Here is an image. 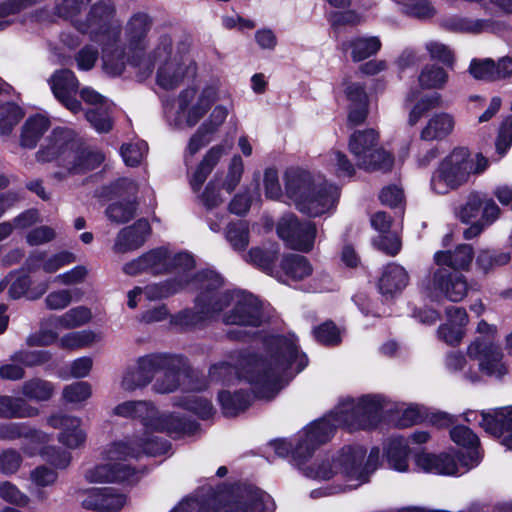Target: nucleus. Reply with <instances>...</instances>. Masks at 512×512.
Masks as SVG:
<instances>
[{
	"label": "nucleus",
	"mask_w": 512,
	"mask_h": 512,
	"mask_svg": "<svg viewBox=\"0 0 512 512\" xmlns=\"http://www.w3.org/2000/svg\"><path fill=\"white\" fill-rule=\"evenodd\" d=\"M454 127L455 118L452 114L435 113L428 119L420 137L424 141L442 140L453 132Z\"/></svg>",
	"instance_id": "nucleus-33"
},
{
	"label": "nucleus",
	"mask_w": 512,
	"mask_h": 512,
	"mask_svg": "<svg viewBox=\"0 0 512 512\" xmlns=\"http://www.w3.org/2000/svg\"><path fill=\"white\" fill-rule=\"evenodd\" d=\"M82 296L79 289H59L50 292L45 298V305L50 310H63L73 300L78 301Z\"/></svg>",
	"instance_id": "nucleus-53"
},
{
	"label": "nucleus",
	"mask_w": 512,
	"mask_h": 512,
	"mask_svg": "<svg viewBox=\"0 0 512 512\" xmlns=\"http://www.w3.org/2000/svg\"><path fill=\"white\" fill-rule=\"evenodd\" d=\"M195 268V260L189 253H178L173 257L164 248L153 249L137 259L124 265L123 271L131 276L143 272L162 274L171 272L175 275L191 274Z\"/></svg>",
	"instance_id": "nucleus-13"
},
{
	"label": "nucleus",
	"mask_w": 512,
	"mask_h": 512,
	"mask_svg": "<svg viewBox=\"0 0 512 512\" xmlns=\"http://www.w3.org/2000/svg\"><path fill=\"white\" fill-rule=\"evenodd\" d=\"M510 260L511 255L508 252L483 250L479 253L476 263L484 272H488L494 268L508 264Z\"/></svg>",
	"instance_id": "nucleus-55"
},
{
	"label": "nucleus",
	"mask_w": 512,
	"mask_h": 512,
	"mask_svg": "<svg viewBox=\"0 0 512 512\" xmlns=\"http://www.w3.org/2000/svg\"><path fill=\"white\" fill-rule=\"evenodd\" d=\"M218 402L225 416L233 417L243 412L251 403V396L243 390H221L218 393Z\"/></svg>",
	"instance_id": "nucleus-37"
},
{
	"label": "nucleus",
	"mask_w": 512,
	"mask_h": 512,
	"mask_svg": "<svg viewBox=\"0 0 512 512\" xmlns=\"http://www.w3.org/2000/svg\"><path fill=\"white\" fill-rule=\"evenodd\" d=\"M51 89L55 97L71 112L78 113L81 103L75 98L79 82L71 70L63 69L55 72L50 79Z\"/></svg>",
	"instance_id": "nucleus-26"
},
{
	"label": "nucleus",
	"mask_w": 512,
	"mask_h": 512,
	"mask_svg": "<svg viewBox=\"0 0 512 512\" xmlns=\"http://www.w3.org/2000/svg\"><path fill=\"white\" fill-rule=\"evenodd\" d=\"M229 114V108L224 105H216L208 118L198 127L204 134L213 139V135L219 130Z\"/></svg>",
	"instance_id": "nucleus-58"
},
{
	"label": "nucleus",
	"mask_w": 512,
	"mask_h": 512,
	"mask_svg": "<svg viewBox=\"0 0 512 512\" xmlns=\"http://www.w3.org/2000/svg\"><path fill=\"white\" fill-rule=\"evenodd\" d=\"M202 204L208 210L206 216L209 227L212 231L218 232L221 228L224 216L213 215L212 210L219 206L224 198L220 194L219 187L215 181H210L200 196Z\"/></svg>",
	"instance_id": "nucleus-39"
},
{
	"label": "nucleus",
	"mask_w": 512,
	"mask_h": 512,
	"mask_svg": "<svg viewBox=\"0 0 512 512\" xmlns=\"http://www.w3.org/2000/svg\"><path fill=\"white\" fill-rule=\"evenodd\" d=\"M37 408L29 405L24 399L11 396H0L1 418H29L38 415Z\"/></svg>",
	"instance_id": "nucleus-41"
},
{
	"label": "nucleus",
	"mask_w": 512,
	"mask_h": 512,
	"mask_svg": "<svg viewBox=\"0 0 512 512\" xmlns=\"http://www.w3.org/2000/svg\"><path fill=\"white\" fill-rule=\"evenodd\" d=\"M19 438H37L39 440H48L49 435L31 429L24 423H5L0 425V439L4 441H13Z\"/></svg>",
	"instance_id": "nucleus-47"
},
{
	"label": "nucleus",
	"mask_w": 512,
	"mask_h": 512,
	"mask_svg": "<svg viewBox=\"0 0 512 512\" xmlns=\"http://www.w3.org/2000/svg\"><path fill=\"white\" fill-rule=\"evenodd\" d=\"M450 436L454 443L467 449V456L462 455L459 459V468H463L460 473H465L477 466L481 460L477 435L470 428L459 425L450 430Z\"/></svg>",
	"instance_id": "nucleus-28"
},
{
	"label": "nucleus",
	"mask_w": 512,
	"mask_h": 512,
	"mask_svg": "<svg viewBox=\"0 0 512 512\" xmlns=\"http://www.w3.org/2000/svg\"><path fill=\"white\" fill-rule=\"evenodd\" d=\"M76 141L73 131L56 128L41 144L35 153L39 163L58 161L66 168V174H82L95 169L104 161V155L98 151L74 152Z\"/></svg>",
	"instance_id": "nucleus-7"
},
{
	"label": "nucleus",
	"mask_w": 512,
	"mask_h": 512,
	"mask_svg": "<svg viewBox=\"0 0 512 512\" xmlns=\"http://www.w3.org/2000/svg\"><path fill=\"white\" fill-rule=\"evenodd\" d=\"M191 283L196 284L197 289L200 290V294L198 295L196 299V305L194 310H184L177 314L173 322L176 325L182 326V327H192L196 326L202 321L206 319L214 318L216 315H208L206 314L204 310V303H200L201 298H203L205 295L213 294L215 289H218L222 286V279L221 277L214 273V272H205L197 274L192 280Z\"/></svg>",
	"instance_id": "nucleus-21"
},
{
	"label": "nucleus",
	"mask_w": 512,
	"mask_h": 512,
	"mask_svg": "<svg viewBox=\"0 0 512 512\" xmlns=\"http://www.w3.org/2000/svg\"><path fill=\"white\" fill-rule=\"evenodd\" d=\"M471 175V161L466 148H456L446 156L432 173L431 190L445 195L465 184Z\"/></svg>",
	"instance_id": "nucleus-14"
},
{
	"label": "nucleus",
	"mask_w": 512,
	"mask_h": 512,
	"mask_svg": "<svg viewBox=\"0 0 512 512\" xmlns=\"http://www.w3.org/2000/svg\"><path fill=\"white\" fill-rule=\"evenodd\" d=\"M476 333L479 335L467 347L469 358L478 361L479 369L487 375L501 377L506 374L503 351L495 342L497 326L481 320Z\"/></svg>",
	"instance_id": "nucleus-11"
},
{
	"label": "nucleus",
	"mask_w": 512,
	"mask_h": 512,
	"mask_svg": "<svg viewBox=\"0 0 512 512\" xmlns=\"http://www.w3.org/2000/svg\"><path fill=\"white\" fill-rule=\"evenodd\" d=\"M422 288L426 296L434 301L447 299L451 302H460L468 293L465 277L457 272H451L446 267L431 269L422 283Z\"/></svg>",
	"instance_id": "nucleus-16"
},
{
	"label": "nucleus",
	"mask_w": 512,
	"mask_h": 512,
	"mask_svg": "<svg viewBox=\"0 0 512 512\" xmlns=\"http://www.w3.org/2000/svg\"><path fill=\"white\" fill-rule=\"evenodd\" d=\"M112 106L111 104L108 107L100 109L91 108L86 112V119L97 132H108L112 128V120L110 117Z\"/></svg>",
	"instance_id": "nucleus-60"
},
{
	"label": "nucleus",
	"mask_w": 512,
	"mask_h": 512,
	"mask_svg": "<svg viewBox=\"0 0 512 512\" xmlns=\"http://www.w3.org/2000/svg\"><path fill=\"white\" fill-rule=\"evenodd\" d=\"M473 259V250L470 245H459L454 251H439L435 253L434 260L438 267L446 265L455 270L464 269L470 265Z\"/></svg>",
	"instance_id": "nucleus-38"
},
{
	"label": "nucleus",
	"mask_w": 512,
	"mask_h": 512,
	"mask_svg": "<svg viewBox=\"0 0 512 512\" xmlns=\"http://www.w3.org/2000/svg\"><path fill=\"white\" fill-rule=\"evenodd\" d=\"M209 512H272V501L268 494L253 487L221 490L205 498Z\"/></svg>",
	"instance_id": "nucleus-12"
},
{
	"label": "nucleus",
	"mask_w": 512,
	"mask_h": 512,
	"mask_svg": "<svg viewBox=\"0 0 512 512\" xmlns=\"http://www.w3.org/2000/svg\"><path fill=\"white\" fill-rule=\"evenodd\" d=\"M138 367L148 378L149 384L154 379L156 373L163 369H177L181 367V356L169 353H150L137 359Z\"/></svg>",
	"instance_id": "nucleus-30"
},
{
	"label": "nucleus",
	"mask_w": 512,
	"mask_h": 512,
	"mask_svg": "<svg viewBox=\"0 0 512 512\" xmlns=\"http://www.w3.org/2000/svg\"><path fill=\"white\" fill-rule=\"evenodd\" d=\"M111 444L104 451L105 464L95 465L85 472V479L90 483L117 482L129 479L134 470L126 464L129 459L110 460L107 452Z\"/></svg>",
	"instance_id": "nucleus-25"
},
{
	"label": "nucleus",
	"mask_w": 512,
	"mask_h": 512,
	"mask_svg": "<svg viewBox=\"0 0 512 512\" xmlns=\"http://www.w3.org/2000/svg\"><path fill=\"white\" fill-rule=\"evenodd\" d=\"M384 407V400L377 395L341 401L329 414L298 433L296 457L310 459L319 446L330 441L338 427L358 430L376 426Z\"/></svg>",
	"instance_id": "nucleus-2"
},
{
	"label": "nucleus",
	"mask_w": 512,
	"mask_h": 512,
	"mask_svg": "<svg viewBox=\"0 0 512 512\" xmlns=\"http://www.w3.org/2000/svg\"><path fill=\"white\" fill-rule=\"evenodd\" d=\"M442 105V96L438 93L426 95L420 98L411 108L408 117L410 126L416 125L419 120L429 111L439 108Z\"/></svg>",
	"instance_id": "nucleus-52"
},
{
	"label": "nucleus",
	"mask_w": 512,
	"mask_h": 512,
	"mask_svg": "<svg viewBox=\"0 0 512 512\" xmlns=\"http://www.w3.org/2000/svg\"><path fill=\"white\" fill-rule=\"evenodd\" d=\"M136 203L128 200L126 203H113L106 210L107 217L115 223L128 222L134 217Z\"/></svg>",
	"instance_id": "nucleus-62"
},
{
	"label": "nucleus",
	"mask_w": 512,
	"mask_h": 512,
	"mask_svg": "<svg viewBox=\"0 0 512 512\" xmlns=\"http://www.w3.org/2000/svg\"><path fill=\"white\" fill-rule=\"evenodd\" d=\"M92 395V387L88 382L79 381L69 384L62 391L63 399L71 404L86 401Z\"/></svg>",
	"instance_id": "nucleus-59"
},
{
	"label": "nucleus",
	"mask_w": 512,
	"mask_h": 512,
	"mask_svg": "<svg viewBox=\"0 0 512 512\" xmlns=\"http://www.w3.org/2000/svg\"><path fill=\"white\" fill-rule=\"evenodd\" d=\"M226 240L236 251H243L249 244V227L244 221L230 223L225 233Z\"/></svg>",
	"instance_id": "nucleus-54"
},
{
	"label": "nucleus",
	"mask_w": 512,
	"mask_h": 512,
	"mask_svg": "<svg viewBox=\"0 0 512 512\" xmlns=\"http://www.w3.org/2000/svg\"><path fill=\"white\" fill-rule=\"evenodd\" d=\"M101 340V334L92 330H81L65 334L58 345L63 349L76 350L89 347Z\"/></svg>",
	"instance_id": "nucleus-46"
},
{
	"label": "nucleus",
	"mask_w": 512,
	"mask_h": 512,
	"mask_svg": "<svg viewBox=\"0 0 512 512\" xmlns=\"http://www.w3.org/2000/svg\"><path fill=\"white\" fill-rule=\"evenodd\" d=\"M492 65V58H473L470 61L468 72L475 80L492 83Z\"/></svg>",
	"instance_id": "nucleus-63"
},
{
	"label": "nucleus",
	"mask_w": 512,
	"mask_h": 512,
	"mask_svg": "<svg viewBox=\"0 0 512 512\" xmlns=\"http://www.w3.org/2000/svg\"><path fill=\"white\" fill-rule=\"evenodd\" d=\"M148 150L147 143L138 141L132 144H125L121 147V156L128 166H137L143 160Z\"/></svg>",
	"instance_id": "nucleus-64"
},
{
	"label": "nucleus",
	"mask_w": 512,
	"mask_h": 512,
	"mask_svg": "<svg viewBox=\"0 0 512 512\" xmlns=\"http://www.w3.org/2000/svg\"><path fill=\"white\" fill-rule=\"evenodd\" d=\"M152 21L147 14H134L126 23L124 28V47L120 45V40L114 44L125 55V65L127 63L139 66L145 54L148 45V33L151 29Z\"/></svg>",
	"instance_id": "nucleus-18"
},
{
	"label": "nucleus",
	"mask_w": 512,
	"mask_h": 512,
	"mask_svg": "<svg viewBox=\"0 0 512 512\" xmlns=\"http://www.w3.org/2000/svg\"><path fill=\"white\" fill-rule=\"evenodd\" d=\"M47 423L52 428L60 430L57 439L65 447L78 449L85 444L87 433L82 428V420L79 417L59 413L49 416Z\"/></svg>",
	"instance_id": "nucleus-22"
},
{
	"label": "nucleus",
	"mask_w": 512,
	"mask_h": 512,
	"mask_svg": "<svg viewBox=\"0 0 512 512\" xmlns=\"http://www.w3.org/2000/svg\"><path fill=\"white\" fill-rule=\"evenodd\" d=\"M270 446L274 450L275 454H277L278 456H290L293 464L297 466L301 472L303 468L314 467V463L312 465H306V462L309 460V457H303L299 459L296 457V449L298 448V435L293 440H274L270 443Z\"/></svg>",
	"instance_id": "nucleus-50"
},
{
	"label": "nucleus",
	"mask_w": 512,
	"mask_h": 512,
	"mask_svg": "<svg viewBox=\"0 0 512 512\" xmlns=\"http://www.w3.org/2000/svg\"><path fill=\"white\" fill-rule=\"evenodd\" d=\"M483 205V197L479 193H470L462 205L456 210L457 218L463 223H469L475 219Z\"/></svg>",
	"instance_id": "nucleus-57"
},
{
	"label": "nucleus",
	"mask_w": 512,
	"mask_h": 512,
	"mask_svg": "<svg viewBox=\"0 0 512 512\" xmlns=\"http://www.w3.org/2000/svg\"><path fill=\"white\" fill-rule=\"evenodd\" d=\"M157 66L156 84L166 91L180 87L197 75L198 65L192 52L191 39L187 35L162 32L148 54Z\"/></svg>",
	"instance_id": "nucleus-4"
},
{
	"label": "nucleus",
	"mask_w": 512,
	"mask_h": 512,
	"mask_svg": "<svg viewBox=\"0 0 512 512\" xmlns=\"http://www.w3.org/2000/svg\"><path fill=\"white\" fill-rule=\"evenodd\" d=\"M341 333L332 321H326L313 330L316 340L327 346L338 345L341 342Z\"/></svg>",
	"instance_id": "nucleus-61"
},
{
	"label": "nucleus",
	"mask_w": 512,
	"mask_h": 512,
	"mask_svg": "<svg viewBox=\"0 0 512 512\" xmlns=\"http://www.w3.org/2000/svg\"><path fill=\"white\" fill-rule=\"evenodd\" d=\"M409 452L408 441L405 438L391 439L386 450L389 467L398 472L408 471Z\"/></svg>",
	"instance_id": "nucleus-40"
},
{
	"label": "nucleus",
	"mask_w": 512,
	"mask_h": 512,
	"mask_svg": "<svg viewBox=\"0 0 512 512\" xmlns=\"http://www.w3.org/2000/svg\"><path fill=\"white\" fill-rule=\"evenodd\" d=\"M448 73L440 66L427 64L421 70L418 81L424 89H442L448 82Z\"/></svg>",
	"instance_id": "nucleus-48"
},
{
	"label": "nucleus",
	"mask_w": 512,
	"mask_h": 512,
	"mask_svg": "<svg viewBox=\"0 0 512 512\" xmlns=\"http://www.w3.org/2000/svg\"><path fill=\"white\" fill-rule=\"evenodd\" d=\"M149 233L150 225L148 221L140 219L118 233L113 249L116 253L136 250L144 244Z\"/></svg>",
	"instance_id": "nucleus-29"
},
{
	"label": "nucleus",
	"mask_w": 512,
	"mask_h": 512,
	"mask_svg": "<svg viewBox=\"0 0 512 512\" xmlns=\"http://www.w3.org/2000/svg\"><path fill=\"white\" fill-rule=\"evenodd\" d=\"M228 359L210 367L209 380L230 385L244 378L251 384L257 397L267 400L272 399L308 364V358L299 350L294 334L267 339L263 358L237 351L230 354Z\"/></svg>",
	"instance_id": "nucleus-1"
},
{
	"label": "nucleus",
	"mask_w": 512,
	"mask_h": 512,
	"mask_svg": "<svg viewBox=\"0 0 512 512\" xmlns=\"http://www.w3.org/2000/svg\"><path fill=\"white\" fill-rule=\"evenodd\" d=\"M415 464L420 470L427 473L440 475L461 474L455 459L448 454L433 455L420 453L415 457Z\"/></svg>",
	"instance_id": "nucleus-31"
},
{
	"label": "nucleus",
	"mask_w": 512,
	"mask_h": 512,
	"mask_svg": "<svg viewBox=\"0 0 512 512\" xmlns=\"http://www.w3.org/2000/svg\"><path fill=\"white\" fill-rule=\"evenodd\" d=\"M23 110L14 103H6L0 106V135L9 136L14 127L23 118Z\"/></svg>",
	"instance_id": "nucleus-51"
},
{
	"label": "nucleus",
	"mask_w": 512,
	"mask_h": 512,
	"mask_svg": "<svg viewBox=\"0 0 512 512\" xmlns=\"http://www.w3.org/2000/svg\"><path fill=\"white\" fill-rule=\"evenodd\" d=\"M51 354L44 350H20L10 356L12 362H19L25 367H36L50 361Z\"/></svg>",
	"instance_id": "nucleus-56"
},
{
	"label": "nucleus",
	"mask_w": 512,
	"mask_h": 512,
	"mask_svg": "<svg viewBox=\"0 0 512 512\" xmlns=\"http://www.w3.org/2000/svg\"><path fill=\"white\" fill-rule=\"evenodd\" d=\"M381 46V41L377 36L356 37L343 44L345 49L351 50V57L355 62L375 55Z\"/></svg>",
	"instance_id": "nucleus-43"
},
{
	"label": "nucleus",
	"mask_w": 512,
	"mask_h": 512,
	"mask_svg": "<svg viewBox=\"0 0 512 512\" xmlns=\"http://www.w3.org/2000/svg\"><path fill=\"white\" fill-rule=\"evenodd\" d=\"M113 414L121 417H135L141 420L146 429L167 431L172 436L193 434L198 426L178 413H160L146 401H125L113 409Z\"/></svg>",
	"instance_id": "nucleus-9"
},
{
	"label": "nucleus",
	"mask_w": 512,
	"mask_h": 512,
	"mask_svg": "<svg viewBox=\"0 0 512 512\" xmlns=\"http://www.w3.org/2000/svg\"><path fill=\"white\" fill-rule=\"evenodd\" d=\"M155 430L146 429L141 434H135L124 440L111 443L107 452L110 460L133 459L141 455L159 456L169 451L170 445L167 441L151 435ZM168 433L167 431H165Z\"/></svg>",
	"instance_id": "nucleus-17"
},
{
	"label": "nucleus",
	"mask_w": 512,
	"mask_h": 512,
	"mask_svg": "<svg viewBox=\"0 0 512 512\" xmlns=\"http://www.w3.org/2000/svg\"><path fill=\"white\" fill-rule=\"evenodd\" d=\"M407 271L396 263L388 264L379 279L378 288L382 295L393 296L400 293L408 284Z\"/></svg>",
	"instance_id": "nucleus-32"
},
{
	"label": "nucleus",
	"mask_w": 512,
	"mask_h": 512,
	"mask_svg": "<svg viewBox=\"0 0 512 512\" xmlns=\"http://www.w3.org/2000/svg\"><path fill=\"white\" fill-rule=\"evenodd\" d=\"M284 188L286 197L296 209L310 217L332 212L340 195L335 185L321 182L308 171L296 168L285 171Z\"/></svg>",
	"instance_id": "nucleus-6"
},
{
	"label": "nucleus",
	"mask_w": 512,
	"mask_h": 512,
	"mask_svg": "<svg viewBox=\"0 0 512 512\" xmlns=\"http://www.w3.org/2000/svg\"><path fill=\"white\" fill-rule=\"evenodd\" d=\"M92 0H54V15L74 23L82 11L91 3Z\"/></svg>",
	"instance_id": "nucleus-49"
},
{
	"label": "nucleus",
	"mask_w": 512,
	"mask_h": 512,
	"mask_svg": "<svg viewBox=\"0 0 512 512\" xmlns=\"http://www.w3.org/2000/svg\"><path fill=\"white\" fill-rule=\"evenodd\" d=\"M380 460V450L374 447L367 456L361 445H346L314 463V467L302 469V474L318 481L333 480L344 486V491L353 490L367 483L376 471Z\"/></svg>",
	"instance_id": "nucleus-3"
},
{
	"label": "nucleus",
	"mask_w": 512,
	"mask_h": 512,
	"mask_svg": "<svg viewBox=\"0 0 512 512\" xmlns=\"http://www.w3.org/2000/svg\"><path fill=\"white\" fill-rule=\"evenodd\" d=\"M163 375L156 379L153 389L157 393H171L178 389L185 378L189 377V367L186 360L181 357V367L177 369H163Z\"/></svg>",
	"instance_id": "nucleus-36"
},
{
	"label": "nucleus",
	"mask_w": 512,
	"mask_h": 512,
	"mask_svg": "<svg viewBox=\"0 0 512 512\" xmlns=\"http://www.w3.org/2000/svg\"><path fill=\"white\" fill-rule=\"evenodd\" d=\"M377 144L378 133L374 129L356 131L350 136L348 147L359 168L373 171L392 167V156Z\"/></svg>",
	"instance_id": "nucleus-15"
},
{
	"label": "nucleus",
	"mask_w": 512,
	"mask_h": 512,
	"mask_svg": "<svg viewBox=\"0 0 512 512\" xmlns=\"http://www.w3.org/2000/svg\"><path fill=\"white\" fill-rule=\"evenodd\" d=\"M317 228L311 221H300L294 214H286L277 224V234L286 245L301 252H309L314 246Z\"/></svg>",
	"instance_id": "nucleus-20"
},
{
	"label": "nucleus",
	"mask_w": 512,
	"mask_h": 512,
	"mask_svg": "<svg viewBox=\"0 0 512 512\" xmlns=\"http://www.w3.org/2000/svg\"><path fill=\"white\" fill-rule=\"evenodd\" d=\"M72 26L101 46L105 73L118 76L124 71L125 55L118 48H114V44L120 39L121 25L116 19L115 8L110 2L94 3L84 17L80 15L75 19Z\"/></svg>",
	"instance_id": "nucleus-5"
},
{
	"label": "nucleus",
	"mask_w": 512,
	"mask_h": 512,
	"mask_svg": "<svg viewBox=\"0 0 512 512\" xmlns=\"http://www.w3.org/2000/svg\"><path fill=\"white\" fill-rule=\"evenodd\" d=\"M92 318L90 309L77 306L61 315H53L41 322V329L37 336L28 339L29 345L48 346L55 343L58 333L49 328L71 330L87 324Z\"/></svg>",
	"instance_id": "nucleus-19"
},
{
	"label": "nucleus",
	"mask_w": 512,
	"mask_h": 512,
	"mask_svg": "<svg viewBox=\"0 0 512 512\" xmlns=\"http://www.w3.org/2000/svg\"><path fill=\"white\" fill-rule=\"evenodd\" d=\"M55 391L54 384L39 377L25 381L21 386V394L29 400L47 401Z\"/></svg>",
	"instance_id": "nucleus-45"
},
{
	"label": "nucleus",
	"mask_w": 512,
	"mask_h": 512,
	"mask_svg": "<svg viewBox=\"0 0 512 512\" xmlns=\"http://www.w3.org/2000/svg\"><path fill=\"white\" fill-rule=\"evenodd\" d=\"M50 125V120L43 115H34L27 118L21 128L20 146L34 149Z\"/></svg>",
	"instance_id": "nucleus-34"
},
{
	"label": "nucleus",
	"mask_w": 512,
	"mask_h": 512,
	"mask_svg": "<svg viewBox=\"0 0 512 512\" xmlns=\"http://www.w3.org/2000/svg\"><path fill=\"white\" fill-rule=\"evenodd\" d=\"M480 417V426L512 450V406L482 411Z\"/></svg>",
	"instance_id": "nucleus-23"
},
{
	"label": "nucleus",
	"mask_w": 512,
	"mask_h": 512,
	"mask_svg": "<svg viewBox=\"0 0 512 512\" xmlns=\"http://www.w3.org/2000/svg\"><path fill=\"white\" fill-rule=\"evenodd\" d=\"M127 503V495L112 487L90 489L82 500L85 509L96 512H119Z\"/></svg>",
	"instance_id": "nucleus-24"
},
{
	"label": "nucleus",
	"mask_w": 512,
	"mask_h": 512,
	"mask_svg": "<svg viewBox=\"0 0 512 512\" xmlns=\"http://www.w3.org/2000/svg\"><path fill=\"white\" fill-rule=\"evenodd\" d=\"M219 97L220 86L217 81L184 88L177 96L176 116L171 120V124L179 128L196 126Z\"/></svg>",
	"instance_id": "nucleus-10"
},
{
	"label": "nucleus",
	"mask_w": 512,
	"mask_h": 512,
	"mask_svg": "<svg viewBox=\"0 0 512 512\" xmlns=\"http://www.w3.org/2000/svg\"><path fill=\"white\" fill-rule=\"evenodd\" d=\"M204 312L208 315H218L232 305L230 312L223 315V322L228 325L259 326L263 321L261 304L252 294L241 291H220L215 289L213 294L201 298Z\"/></svg>",
	"instance_id": "nucleus-8"
},
{
	"label": "nucleus",
	"mask_w": 512,
	"mask_h": 512,
	"mask_svg": "<svg viewBox=\"0 0 512 512\" xmlns=\"http://www.w3.org/2000/svg\"><path fill=\"white\" fill-rule=\"evenodd\" d=\"M2 282L4 283V287L7 284L9 285L8 295L15 300L24 296L30 300H36L43 296L49 288L48 281H42L32 287L31 278L20 270L10 272L5 278V281Z\"/></svg>",
	"instance_id": "nucleus-27"
},
{
	"label": "nucleus",
	"mask_w": 512,
	"mask_h": 512,
	"mask_svg": "<svg viewBox=\"0 0 512 512\" xmlns=\"http://www.w3.org/2000/svg\"><path fill=\"white\" fill-rule=\"evenodd\" d=\"M76 258L73 253L62 251L45 259L44 252L32 253L27 259V265L32 270L36 263L42 262V269L46 273H55L65 265L75 262Z\"/></svg>",
	"instance_id": "nucleus-42"
},
{
	"label": "nucleus",
	"mask_w": 512,
	"mask_h": 512,
	"mask_svg": "<svg viewBox=\"0 0 512 512\" xmlns=\"http://www.w3.org/2000/svg\"><path fill=\"white\" fill-rule=\"evenodd\" d=\"M280 265L284 276L293 281L302 280L312 273L311 264L301 255H286L282 258Z\"/></svg>",
	"instance_id": "nucleus-44"
},
{
	"label": "nucleus",
	"mask_w": 512,
	"mask_h": 512,
	"mask_svg": "<svg viewBox=\"0 0 512 512\" xmlns=\"http://www.w3.org/2000/svg\"><path fill=\"white\" fill-rule=\"evenodd\" d=\"M191 274L176 275L173 279H169L163 283L148 285L142 289V294L148 300H158L169 297L190 285Z\"/></svg>",
	"instance_id": "nucleus-35"
}]
</instances>
